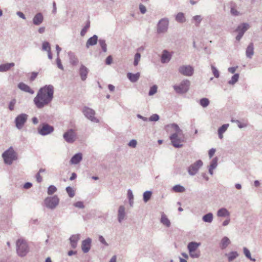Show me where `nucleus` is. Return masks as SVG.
Returning <instances> with one entry per match:
<instances>
[{
  "instance_id": "5701e85b",
  "label": "nucleus",
  "mask_w": 262,
  "mask_h": 262,
  "mask_svg": "<svg viewBox=\"0 0 262 262\" xmlns=\"http://www.w3.org/2000/svg\"><path fill=\"white\" fill-rule=\"evenodd\" d=\"M140 77V73L137 72L135 74L128 72L127 73V77L130 80V82L134 83L137 82Z\"/></svg>"
},
{
  "instance_id": "39448f33",
  "label": "nucleus",
  "mask_w": 262,
  "mask_h": 262,
  "mask_svg": "<svg viewBox=\"0 0 262 262\" xmlns=\"http://www.w3.org/2000/svg\"><path fill=\"white\" fill-rule=\"evenodd\" d=\"M190 81L185 79L182 80L179 85H174L173 88L178 94H183L187 93L190 86Z\"/></svg>"
},
{
  "instance_id": "4be33fe9",
  "label": "nucleus",
  "mask_w": 262,
  "mask_h": 262,
  "mask_svg": "<svg viewBox=\"0 0 262 262\" xmlns=\"http://www.w3.org/2000/svg\"><path fill=\"white\" fill-rule=\"evenodd\" d=\"M98 36L94 35L93 36L89 38L86 43V47L89 48L90 46H93L97 44L98 41Z\"/></svg>"
},
{
  "instance_id": "de8ad7c7",
  "label": "nucleus",
  "mask_w": 262,
  "mask_h": 262,
  "mask_svg": "<svg viewBox=\"0 0 262 262\" xmlns=\"http://www.w3.org/2000/svg\"><path fill=\"white\" fill-rule=\"evenodd\" d=\"M66 190L70 198H73L75 195L74 190L71 187H67Z\"/></svg>"
},
{
  "instance_id": "0e129e2a",
  "label": "nucleus",
  "mask_w": 262,
  "mask_h": 262,
  "mask_svg": "<svg viewBox=\"0 0 262 262\" xmlns=\"http://www.w3.org/2000/svg\"><path fill=\"white\" fill-rule=\"evenodd\" d=\"M112 61H113V58L111 55H109L108 56H107L106 57V58L105 59V63L107 65H110L112 63Z\"/></svg>"
},
{
  "instance_id": "2f4dec72",
  "label": "nucleus",
  "mask_w": 262,
  "mask_h": 262,
  "mask_svg": "<svg viewBox=\"0 0 262 262\" xmlns=\"http://www.w3.org/2000/svg\"><path fill=\"white\" fill-rule=\"evenodd\" d=\"M213 215L212 213L209 212L208 213L205 214L202 217V220L203 222L208 223H211L213 221Z\"/></svg>"
},
{
  "instance_id": "e2e57ef3",
  "label": "nucleus",
  "mask_w": 262,
  "mask_h": 262,
  "mask_svg": "<svg viewBox=\"0 0 262 262\" xmlns=\"http://www.w3.org/2000/svg\"><path fill=\"white\" fill-rule=\"evenodd\" d=\"M38 72H33L31 73V75L30 78V80L31 81H34L38 75Z\"/></svg>"
},
{
  "instance_id": "9d476101",
  "label": "nucleus",
  "mask_w": 262,
  "mask_h": 262,
  "mask_svg": "<svg viewBox=\"0 0 262 262\" xmlns=\"http://www.w3.org/2000/svg\"><path fill=\"white\" fill-rule=\"evenodd\" d=\"M202 165L203 162L201 160H199L194 163L191 164L187 168V171L189 174L191 176L195 175Z\"/></svg>"
},
{
  "instance_id": "79ce46f5",
  "label": "nucleus",
  "mask_w": 262,
  "mask_h": 262,
  "mask_svg": "<svg viewBox=\"0 0 262 262\" xmlns=\"http://www.w3.org/2000/svg\"><path fill=\"white\" fill-rule=\"evenodd\" d=\"M243 251L245 256L252 261H255V258H252L250 251L246 247L243 248Z\"/></svg>"
},
{
  "instance_id": "4d7b16f0",
  "label": "nucleus",
  "mask_w": 262,
  "mask_h": 262,
  "mask_svg": "<svg viewBox=\"0 0 262 262\" xmlns=\"http://www.w3.org/2000/svg\"><path fill=\"white\" fill-rule=\"evenodd\" d=\"M75 207L83 209L84 208V205L82 201H78L73 204Z\"/></svg>"
},
{
  "instance_id": "a19ab883",
  "label": "nucleus",
  "mask_w": 262,
  "mask_h": 262,
  "mask_svg": "<svg viewBox=\"0 0 262 262\" xmlns=\"http://www.w3.org/2000/svg\"><path fill=\"white\" fill-rule=\"evenodd\" d=\"M238 254L236 251H232L228 254V258L229 261H232L235 259Z\"/></svg>"
},
{
  "instance_id": "c85d7f7f",
  "label": "nucleus",
  "mask_w": 262,
  "mask_h": 262,
  "mask_svg": "<svg viewBox=\"0 0 262 262\" xmlns=\"http://www.w3.org/2000/svg\"><path fill=\"white\" fill-rule=\"evenodd\" d=\"M13 62L7 63L0 65V72H4L9 71L12 67L14 66Z\"/></svg>"
},
{
  "instance_id": "4c0bfd02",
  "label": "nucleus",
  "mask_w": 262,
  "mask_h": 262,
  "mask_svg": "<svg viewBox=\"0 0 262 262\" xmlns=\"http://www.w3.org/2000/svg\"><path fill=\"white\" fill-rule=\"evenodd\" d=\"M151 195L152 192L151 191L147 190L144 192L143 194L144 202H147L151 198Z\"/></svg>"
},
{
  "instance_id": "c756f323",
  "label": "nucleus",
  "mask_w": 262,
  "mask_h": 262,
  "mask_svg": "<svg viewBox=\"0 0 262 262\" xmlns=\"http://www.w3.org/2000/svg\"><path fill=\"white\" fill-rule=\"evenodd\" d=\"M229 126V124H224L219 128L217 132H218L219 138L220 139H222L223 138V135L227 130Z\"/></svg>"
},
{
  "instance_id": "338daca9",
  "label": "nucleus",
  "mask_w": 262,
  "mask_h": 262,
  "mask_svg": "<svg viewBox=\"0 0 262 262\" xmlns=\"http://www.w3.org/2000/svg\"><path fill=\"white\" fill-rule=\"evenodd\" d=\"M127 197L128 200H133L134 199V195L133 192L131 189H129L127 190Z\"/></svg>"
},
{
  "instance_id": "774afa93",
  "label": "nucleus",
  "mask_w": 262,
  "mask_h": 262,
  "mask_svg": "<svg viewBox=\"0 0 262 262\" xmlns=\"http://www.w3.org/2000/svg\"><path fill=\"white\" fill-rule=\"evenodd\" d=\"M35 178L38 183H40L42 182V179L40 173L37 172L35 175Z\"/></svg>"
},
{
  "instance_id": "13d9d810",
  "label": "nucleus",
  "mask_w": 262,
  "mask_h": 262,
  "mask_svg": "<svg viewBox=\"0 0 262 262\" xmlns=\"http://www.w3.org/2000/svg\"><path fill=\"white\" fill-rule=\"evenodd\" d=\"M56 61V64H57V66L58 68L59 69H60V70H63V67L62 63H61V60L60 59L59 56L57 57Z\"/></svg>"
},
{
  "instance_id": "69168bd1",
  "label": "nucleus",
  "mask_w": 262,
  "mask_h": 262,
  "mask_svg": "<svg viewBox=\"0 0 262 262\" xmlns=\"http://www.w3.org/2000/svg\"><path fill=\"white\" fill-rule=\"evenodd\" d=\"M230 12L231 14L233 16H238L239 14V12L233 7L231 8Z\"/></svg>"
},
{
  "instance_id": "ea45409f",
  "label": "nucleus",
  "mask_w": 262,
  "mask_h": 262,
  "mask_svg": "<svg viewBox=\"0 0 262 262\" xmlns=\"http://www.w3.org/2000/svg\"><path fill=\"white\" fill-rule=\"evenodd\" d=\"M176 20L179 23H183L185 21V17L182 12L178 13L176 16Z\"/></svg>"
},
{
  "instance_id": "6ab92c4d",
  "label": "nucleus",
  "mask_w": 262,
  "mask_h": 262,
  "mask_svg": "<svg viewBox=\"0 0 262 262\" xmlns=\"http://www.w3.org/2000/svg\"><path fill=\"white\" fill-rule=\"evenodd\" d=\"M80 239V234L72 235L69 238L71 246L72 248L75 249L77 247V243Z\"/></svg>"
},
{
  "instance_id": "e433bc0d",
  "label": "nucleus",
  "mask_w": 262,
  "mask_h": 262,
  "mask_svg": "<svg viewBox=\"0 0 262 262\" xmlns=\"http://www.w3.org/2000/svg\"><path fill=\"white\" fill-rule=\"evenodd\" d=\"M99 44L101 47L102 50L103 52H107V45L105 40L104 39H99L98 40Z\"/></svg>"
},
{
  "instance_id": "f8f14e48",
  "label": "nucleus",
  "mask_w": 262,
  "mask_h": 262,
  "mask_svg": "<svg viewBox=\"0 0 262 262\" xmlns=\"http://www.w3.org/2000/svg\"><path fill=\"white\" fill-rule=\"evenodd\" d=\"M63 138L67 143H73L76 139V134L73 129L71 128L63 134Z\"/></svg>"
},
{
  "instance_id": "49530a36",
  "label": "nucleus",
  "mask_w": 262,
  "mask_h": 262,
  "mask_svg": "<svg viewBox=\"0 0 262 262\" xmlns=\"http://www.w3.org/2000/svg\"><path fill=\"white\" fill-rule=\"evenodd\" d=\"M57 191V188L54 185H50L47 190V193L49 195L54 194Z\"/></svg>"
},
{
  "instance_id": "a878e982",
  "label": "nucleus",
  "mask_w": 262,
  "mask_h": 262,
  "mask_svg": "<svg viewBox=\"0 0 262 262\" xmlns=\"http://www.w3.org/2000/svg\"><path fill=\"white\" fill-rule=\"evenodd\" d=\"M201 243H197L196 242H189L187 245L188 252L196 251L198 248L201 246Z\"/></svg>"
},
{
  "instance_id": "c03bdc74",
  "label": "nucleus",
  "mask_w": 262,
  "mask_h": 262,
  "mask_svg": "<svg viewBox=\"0 0 262 262\" xmlns=\"http://www.w3.org/2000/svg\"><path fill=\"white\" fill-rule=\"evenodd\" d=\"M217 160L218 159L217 157L213 158L210 162L209 167L213 168L214 169H215L217 166Z\"/></svg>"
},
{
  "instance_id": "37998d69",
  "label": "nucleus",
  "mask_w": 262,
  "mask_h": 262,
  "mask_svg": "<svg viewBox=\"0 0 262 262\" xmlns=\"http://www.w3.org/2000/svg\"><path fill=\"white\" fill-rule=\"evenodd\" d=\"M41 50L43 51H47V52H49V51H51V49L49 42L48 41L43 42Z\"/></svg>"
},
{
  "instance_id": "052dcab7",
  "label": "nucleus",
  "mask_w": 262,
  "mask_h": 262,
  "mask_svg": "<svg viewBox=\"0 0 262 262\" xmlns=\"http://www.w3.org/2000/svg\"><path fill=\"white\" fill-rule=\"evenodd\" d=\"M99 241L102 244L106 246H107L108 245L105 241L104 238L102 235H99L98 237Z\"/></svg>"
},
{
  "instance_id": "8fccbe9b",
  "label": "nucleus",
  "mask_w": 262,
  "mask_h": 262,
  "mask_svg": "<svg viewBox=\"0 0 262 262\" xmlns=\"http://www.w3.org/2000/svg\"><path fill=\"white\" fill-rule=\"evenodd\" d=\"M140 58H141V54L138 52L136 53L135 54V57H134V66H137L140 60Z\"/></svg>"
},
{
  "instance_id": "6e6d98bb",
  "label": "nucleus",
  "mask_w": 262,
  "mask_h": 262,
  "mask_svg": "<svg viewBox=\"0 0 262 262\" xmlns=\"http://www.w3.org/2000/svg\"><path fill=\"white\" fill-rule=\"evenodd\" d=\"M159 120V116L157 114L152 115L148 118V121H157Z\"/></svg>"
},
{
  "instance_id": "423d86ee",
  "label": "nucleus",
  "mask_w": 262,
  "mask_h": 262,
  "mask_svg": "<svg viewBox=\"0 0 262 262\" xmlns=\"http://www.w3.org/2000/svg\"><path fill=\"white\" fill-rule=\"evenodd\" d=\"M169 19L167 18H163L159 20L157 25V32L158 34L166 33L168 28Z\"/></svg>"
},
{
  "instance_id": "864d4df0",
  "label": "nucleus",
  "mask_w": 262,
  "mask_h": 262,
  "mask_svg": "<svg viewBox=\"0 0 262 262\" xmlns=\"http://www.w3.org/2000/svg\"><path fill=\"white\" fill-rule=\"evenodd\" d=\"M16 103V100L15 99H13L10 101L9 103L8 108L10 111H13L14 109V106Z\"/></svg>"
},
{
  "instance_id": "9b49d317",
  "label": "nucleus",
  "mask_w": 262,
  "mask_h": 262,
  "mask_svg": "<svg viewBox=\"0 0 262 262\" xmlns=\"http://www.w3.org/2000/svg\"><path fill=\"white\" fill-rule=\"evenodd\" d=\"M178 72L184 76L190 77L193 75L194 69L190 65H183L179 68Z\"/></svg>"
},
{
  "instance_id": "6e6552de",
  "label": "nucleus",
  "mask_w": 262,
  "mask_h": 262,
  "mask_svg": "<svg viewBox=\"0 0 262 262\" xmlns=\"http://www.w3.org/2000/svg\"><path fill=\"white\" fill-rule=\"evenodd\" d=\"M82 112L85 117L92 122L95 123L99 122V119L95 117V111L92 108L84 106L82 110Z\"/></svg>"
},
{
  "instance_id": "f03ea898",
  "label": "nucleus",
  "mask_w": 262,
  "mask_h": 262,
  "mask_svg": "<svg viewBox=\"0 0 262 262\" xmlns=\"http://www.w3.org/2000/svg\"><path fill=\"white\" fill-rule=\"evenodd\" d=\"M5 164L11 165L13 161L18 159L17 152L11 146L8 149L6 150L2 155Z\"/></svg>"
},
{
  "instance_id": "cd10ccee",
  "label": "nucleus",
  "mask_w": 262,
  "mask_h": 262,
  "mask_svg": "<svg viewBox=\"0 0 262 262\" xmlns=\"http://www.w3.org/2000/svg\"><path fill=\"white\" fill-rule=\"evenodd\" d=\"M246 54L247 58H251L254 54V45L250 43L247 47L246 51Z\"/></svg>"
},
{
  "instance_id": "0eeeda50",
  "label": "nucleus",
  "mask_w": 262,
  "mask_h": 262,
  "mask_svg": "<svg viewBox=\"0 0 262 262\" xmlns=\"http://www.w3.org/2000/svg\"><path fill=\"white\" fill-rule=\"evenodd\" d=\"M54 130V128L53 126L49 125L47 123H43L39 127L37 128V132L41 136H47Z\"/></svg>"
},
{
  "instance_id": "4468645a",
  "label": "nucleus",
  "mask_w": 262,
  "mask_h": 262,
  "mask_svg": "<svg viewBox=\"0 0 262 262\" xmlns=\"http://www.w3.org/2000/svg\"><path fill=\"white\" fill-rule=\"evenodd\" d=\"M179 135L176 134H172L169 137L171 144L176 148H181L183 146V144L182 143L183 140L179 138Z\"/></svg>"
},
{
  "instance_id": "b1692460",
  "label": "nucleus",
  "mask_w": 262,
  "mask_h": 262,
  "mask_svg": "<svg viewBox=\"0 0 262 262\" xmlns=\"http://www.w3.org/2000/svg\"><path fill=\"white\" fill-rule=\"evenodd\" d=\"M125 216V207L124 206H120L118 211V220L119 223H121Z\"/></svg>"
},
{
  "instance_id": "aec40b11",
  "label": "nucleus",
  "mask_w": 262,
  "mask_h": 262,
  "mask_svg": "<svg viewBox=\"0 0 262 262\" xmlns=\"http://www.w3.org/2000/svg\"><path fill=\"white\" fill-rule=\"evenodd\" d=\"M18 88L21 91L29 93L31 94H33L34 91L30 88V87L24 82H20L18 84Z\"/></svg>"
},
{
  "instance_id": "f704fd0d",
  "label": "nucleus",
  "mask_w": 262,
  "mask_h": 262,
  "mask_svg": "<svg viewBox=\"0 0 262 262\" xmlns=\"http://www.w3.org/2000/svg\"><path fill=\"white\" fill-rule=\"evenodd\" d=\"M171 190L175 192H183L185 191V188L184 186L177 184L173 186Z\"/></svg>"
},
{
  "instance_id": "1a4fd4ad",
  "label": "nucleus",
  "mask_w": 262,
  "mask_h": 262,
  "mask_svg": "<svg viewBox=\"0 0 262 262\" xmlns=\"http://www.w3.org/2000/svg\"><path fill=\"white\" fill-rule=\"evenodd\" d=\"M28 115L25 113H21L17 115L14 120L16 127L18 129H21L27 122Z\"/></svg>"
},
{
  "instance_id": "f257e3e1",
  "label": "nucleus",
  "mask_w": 262,
  "mask_h": 262,
  "mask_svg": "<svg viewBox=\"0 0 262 262\" xmlns=\"http://www.w3.org/2000/svg\"><path fill=\"white\" fill-rule=\"evenodd\" d=\"M54 92V86L51 84L40 88L33 99L36 107L38 109H41L49 105L53 99Z\"/></svg>"
},
{
  "instance_id": "bf43d9fd",
  "label": "nucleus",
  "mask_w": 262,
  "mask_h": 262,
  "mask_svg": "<svg viewBox=\"0 0 262 262\" xmlns=\"http://www.w3.org/2000/svg\"><path fill=\"white\" fill-rule=\"evenodd\" d=\"M137 142L136 140L135 139H132L131 140L129 143H128V145L129 146V147H133V148H135L137 146Z\"/></svg>"
},
{
  "instance_id": "603ef678",
  "label": "nucleus",
  "mask_w": 262,
  "mask_h": 262,
  "mask_svg": "<svg viewBox=\"0 0 262 262\" xmlns=\"http://www.w3.org/2000/svg\"><path fill=\"white\" fill-rule=\"evenodd\" d=\"M157 92V86L156 85H154L151 87H150L149 89V91L148 93L149 96H152L156 94Z\"/></svg>"
},
{
  "instance_id": "a18cd8bd",
  "label": "nucleus",
  "mask_w": 262,
  "mask_h": 262,
  "mask_svg": "<svg viewBox=\"0 0 262 262\" xmlns=\"http://www.w3.org/2000/svg\"><path fill=\"white\" fill-rule=\"evenodd\" d=\"M90 21H88L87 23L86 24L85 26L81 30L80 35L82 36H83L84 35H85L86 32H87L88 29L90 28Z\"/></svg>"
},
{
  "instance_id": "393cba45",
  "label": "nucleus",
  "mask_w": 262,
  "mask_h": 262,
  "mask_svg": "<svg viewBox=\"0 0 262 262\" xmlns=\"http://www.w3.org/2000/svg\"><path fill=\"white\" fill-rule=\"evenodd\" d=\"M68 56L69 58L70 63L72 65L75 66L78 64L79 62V60L73 52L71 51L68 52Z\"/></svg>"
},
{
  "instance_id": "20e7f679",
  "label": "nucleus",
  "mask_w": 262,
  "mask_h": 262,
  "mask_svg": "<svg viewBox=\"0 0 262 262\" xmlns=\"http://www.w3.org/2000/svg\"><path fill=\"white\" fill-rule=\"evenodd\" d=\"M45 206L51 210L55 209L59 203V199L57 195L47 197L43 201Z\"/></svg>"
},
{
  "instance_id": "2eb2a0df",
  "label": "nucleus",
  "mask_w": 262,
  "mask_h": 262,
  "mask_svg": "<svg viewBox=\"0 0 262 262\" xmlns=\"http://www.w3.org/2000/svg\"><path fill=\"white\" fill-rule=\"evenodd\" d=\"M89 72V69L83 64H81L79 69V75L82 81H84L86 79Z\"/></svg>"
},
{
  "instance_id": "a211bd4d",
  "label": "nucleus",
  "mask_w": 262,
  "mask_h": 262,
  "mask_svg": "<svg viewBox=\"0 0 262 262\" xmlns=\"http://www.w3.org/2000/svg\"><path fill=\"white\" fill-rule=\"evenodd\" d=\"M43 21V16L40 12L36 13L33 18L32 22L34 25L39 26Z\"/></svg>"
},
{
  "instance_id": "3c124183",
  "label": "nucleus",
  "mask_w": 262,
  "mask_h": 262,
  "mask_svg": "<svg viewBox=\"0 0 262 262\" xmlns=\"http://www.w3.org/2000/svg\"><path fill=\"white\" fill-rule=\"evenodd\" d=\"M189 253L190 256L192 258H198L200 256V251L189 252Z\"/></svg>"
},
{
  "instance_id": "ddd939ff",
  "label": "nucleus",
  "mask_w": 262,
  "mask_h": 262,
  "mask_svg": "<svg viewBox=\"0 0 262 262\" xmlns=\"http://www.w3.org/2000/svg\"><path fill=\"white\" fill-rule=\"evenodd\" d=\"M249 28V25L246 23H244L238 25L235 30V31L238 32V34L235 38L236 40L239 41Z\"/></svg>"
},
{
  "instance_id": "f3484780",
  "label": "nucleus",
  "mask_w": 262,
  "mask_h": 262,
  "mask_svg": "<svg viewBox=\"0 0 262 262\" xmlns=\"http://www.w3.org/2000/svg\"><path fill=\"white\" fill-rule=\"evenodd\" d=\"M172 55L166 50H164L162 51V55L161 57V61L162 63L168 62L171 58Z\"/></svg>"
},
{
  "instance_id": "72a5a7b5",
  "label": "nucleus",
  "mask_w": 262,
  "mask_h": 262,
  "mask_svg": "<svg viewBox=\"0 0 262 262\" xmlns=\"http://www.w3.org/2000/svg\"><path fill=\"white\" fill-rule=\"evenodd\" d=\"M160 222L162 224L167 227H169L171 224L169 220L164 213H163L161 215Z\"/></svg>"
},
{
  "instance_id": "680f3d73",
  "label": "nucleus",
  "mask_w": 262,
  "mask_h": 262,
  "mask_svg": "<svg viewBox=\"0 0 262 262\" xmlns=\"http://www.w3.org/2000/svg\"><path fill=\"white\" fill-rule=\"evenodd\" d=\"M139 10L142 14H145L147 11L146 7L141 4L139 5Z\"/></svg>"
},
{
  "instance_id": "58836bf2",
  "label": "nucleus",
  "mask_w": 262,
  "mask_h": 262,
  "mask_svg": "<svg viewBox=\"0 0 262 262\" xmlns=\"http://www.w3.org/2000/svg\"><path fill=\"white\" fill-rule=\"evenodd\" d=\"M210 103L209 100L207 98H203L200 100V104L203 107H207Z\"/></svg>"
},
{
  "instance_id": "412c9836",
  "label": "nucleus",
  "mask_w": 262,
  "mask_h": 262,
  "mask_svg": "<svg viewBox=\"0 0 262 262\" xmlns=\"http://www.w3.org/2000/svg\"><path fill=\"white\" fill-rule=\"evenodd\" d=\"M82 159V154L80 152L77 153L72 156L70 160V163L71 164H77Z\"/></svg>"
},
{
  "instance_id": "c9c22d12",
  "label": "nucleus",
  "mask_w": 262,
  "mask_h": 262,
  "mask_svg": "<svg viewBox=\"0 0 262 262\" xmlns=\"http://www.w3.org/2000/svg\"><path fill=\"white\" fill-rule=\"evenodd\" d=\"M239 75L238 73L234 74L231 77V80H229L228 83L230 85H234L236 83L239 79Z\"/></svg>"
},
{
  "instance_id": "09e8293b",
  "label": "nucleus",
  "mask_w": 262,
  "mask_h": 262,
  "mask_svg": "<svg viewBox=\"0 0 262 262\" xmlns=\"http://www.w3.org/2000/svg\"><path fill=\"white\" fill-rule=\"evenodd\" d=\"M192 19L195 21V26H199L202 20V18L201 15H197L194 16L192 17Z\"/></svg>"
},
{
  "instance_id": "5fc2aeb1",
  "label": "nucleus",
  "mask_w": 262,
  "mask_h": 262,
  "mask_svg": "<svg viewBox=\"0 0 262 262\" xmlns=\"http://www.w3.org/2000/svg\"><path fill=\"white\" fill-rule=\"evenodd\" d=\"M211 70L214 77L219 78L220 76V73L218 70L213 66H211Z\"/></svg>"
},
{
  "instance_id": "bb28decb",
  "label": "nucleus",
  "mask_w": 262,
  "mask_h": 262,
  "mask_svg": "<svg viewBox=\"0 0 262 262\" xmlns=\"http://www.w3.org/2000/svg\"><path fill=\"white\" fill-rule=\"evenodd\" d=\"M230 243L231 242L229 238L227 236H224L221 241L220 248L222 250L225 249Z\"/></svg>"
},
{
  "instance_id": "dca6fc26",
  "label": "nucleus",
  "mask_w": 262,
  "mask_h": 262,
  "mask_svg": "<svg viewBox=\"0 0 262 262\" xmlns=\"http://www.w3.org/2000/svg\"><path fill=\"white\" fill-rule=\"evenodd\" d=\"M92 239L90 237L86 238L82 241L81 244V249L83 253H88L91 247Z\"/></svg>"
},
{
  "instance_id": "473e14b6",
  "label": "nucleus",
  "mask_w": 262,
  "mask_h": 262,
  "mask_svg": "<svg viewBox=\"0 0 262 262\" xmlns=\"http://www.w3.org/2000/svg\"><path fill=\"white\" fill-rule=\"evenodd\" d=\"M167 127H170L175 131L174 134L177 135H181L182 133V130L180 129L178 125L176 123H172L167 125Z\"/></svg>"
},
{
  "instance_id": "7c9ffc66",
  "label": "nucleus",
  "mask_w": 262,
  "mask_h": 262,
  "mask_svg": "<svg viewBox=\"0 0 262 262\" xmlns=\"http://www.w3.org/2000/svg\"><path fill=\"white\" fill-rule=\"evenodd\" d=\"M217 215L219 217H225L230 215V212L225 208H222L217 211Z\"/></svg>"
},
{
  "instance_id": "7ed1b4c3",
  "label": "nucleus",
  "mask_w": 262,
  "mask_h": 262,
  "mask_svg": "<svg viewBox=\"0 0 262 262\" xmlns=\"http://www.w3.org/2000/svg\"><path fill=\"white\" fill-rule=\"evenodd\" d=\"M16 252L18 256L24 257L29 252V248L27 242L23 239L19 238L16 242Z\"/></svg>"
}]
</instances>
